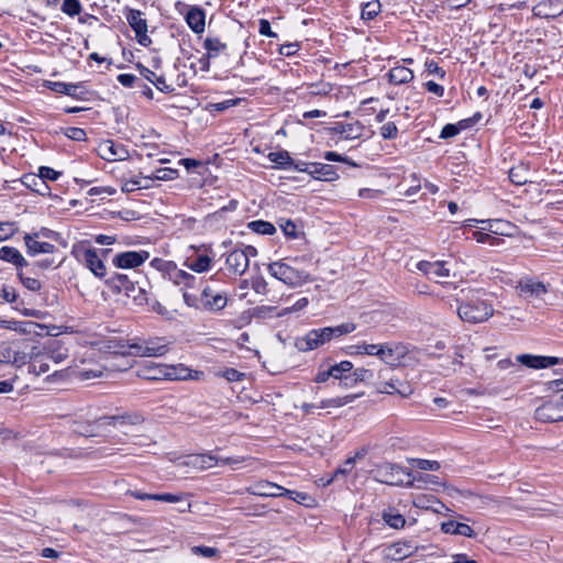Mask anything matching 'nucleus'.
<instances>
[{"label":"nucleus","instance_id":"1","mask_svg":"<svg viewBox=\"0 0 563 563\" xmlns=\"http://www.w3.org/2000/svg\"><path fill=\"white\" fill-rule=\"evenodd\" d=\"M107 285L119 294H124L137 306L147 302V291L139 282H133L126 274H115L107 280Z\"/></svg>","mask_w":563,"mask_h":563},{"label":"nucleus","instance_id":"2","mask_svg":"<svg viewBox=\"0 0 563 563\" xmlns=\"http://www.w3.org/2000/svg\"><path fill=\"white\" fill-rule=\"evenodd\" d=\"M460 319L468 323H482L487 321L493 314V306L479 298L463 301L457 307Z\"/></svg>","mask_w":563,"mask_h":563},{"label":"nucleus","instance_id":"3","mask_svg":"<svg viewBox=\"0 0 563 563\" xmlns=\"http://www.w3.org/2000/svg\"><path fill=\"white\" fill-rule=\"evenodd\" d=\"M267 271L273 277L292 288L309 282V274L307 272L296 269L284 262L271 263Z\"/></svg>","mask_w":563,"mask_h":563},{"label":"nucleus","instance_id":"4","mask_svg":"<svg viewBox=\"0 0 563 563\" xmlns=\"http://www.w3.org/2000/svg\"><path fill=\"white\" fill-rule=\"evenodd\" d=\"M376 473L379 481L384 484L396 486L405 485L407 487L413 486V482L411 481L412 473L398 464H380L377 466Z\"/></svg>","mask_w":563,"mask_h":563},{"label":"nucleus","instance_id":"5","mask_svg":"<svg viewBox=\"0 0 563 563\" xmlns=\"http://www.w3.org/2000/svg\"><path fill=\"white\" fill-rule=\"evenodd\" d=\"M73 255L96 277L102 278L106 276L107 268L95 249L87 246L85 243H80L74 245Z\"/></svg>","mask_w":563,"mask_h":563},{"label":"nucleus","instance_id":"6","mask_svg":"<svg viewBox=\"0 0 563 563\" xmlns=\"http://www.w3.org/2000/svg\"><path fill=\"white\" fill-rule=\"evenodd\" d=\"M144 422V417L135 411L124 412L122 415L103 416L100 417L99 423H106L108 427L118 429L123 434H128L133 427L140 426Z\"/></svg>","mask_w":563,"mask_h":563},{"label":"nucleus","instance_id":"7","mask_svg":"<svg viewBox=\"0 0 563 563\" xmlns=\"http://www.w3.org/2000/svg\"><path fill=\"white\" fill-rule=\"evenodd\" d=\"M256 255V249L251 245L245 249H235L227 255L225 264L231 273L241 276L250 266V257Z\"/></svg>","mask_w":563,"mask_h":563},{"label":"nucleus","instance_id":"8","mask_svg":"<svg viewBox=\"0 0 563 563\" xmlns=\"http://www.w3.org/2000/svg\"><path fill=\"white\" fill-rule=\"evenodd\" d=\"M330 342L327 328L312 329L295 341V346L301 352L316 350Z\"/></svg>","mask_w":563,"mask_h":563},{"label":"nucleus","instance_id":"9","mask_svg":"<svg viewBox=\"0 0 563 563\" xmlns=\"http://www.w3.org/2000/svg\"><path fill=\"white\" fill-rule=\"evenodd\" d=\"M168 352V345L163 343V339L156 338L141 343L130 345V354L136 356L157 357Z\"/></svg>","mask_w":563,"mask_h":563},{"label":"nucleus","instance_id":"10","mask_svg":"<svg viewBox=\"0 0 563 563\" xmlns=\"http://www.w3.org/2000/svg\"><path fill=\"white\" fill-rule=\"evenodd\" d=\"M142 15V12L139 10H130L126 20L135 32L137 43L146 47L152 44V40L147 35V22Z\"/></svg>","mask_w":563,"mask_h":563},{"label":"nucleus","instance_id":"11","mask_svg":"<svg viewBox=\"0 0 563 563\" xmlns=\"http://www.w3.org/2000/svg\"><path fill=\"white\" fill-rule=\"evenodd\" d=\"M22 342H12L0 349V363L12 364L21 367L26 364V354L23 352Z\"/></svg>","mask_w":563,"mask_h":563},{"label":"nucleus","instance_id":"12","mask_svg":"<svg viewBox=\"0 0 563 563\" xmlns=\"http://www.w3.org/2000/svg\"><path fill=\"white\" fill-rule=\"evenodd\" d=\"M148 257L150 253L146 251H128L117 254L112 263L119 268H135L141 266Z\"/></svg>","mask_w":563,"mask_h":563},{"label":"nucleus","instance_id":"13","mask_svg":"<svg viewBox=\"0 0 563 563\" xmlns=\"http://www.w3.org/2000/svg\"><path fill=\"white\" fill-rule=\"evenodd\" d=\"M534 417L541 422L563 421V405L560 401H547L536 409Z\"/></svg>","mask_w":563,"mask_h":563},{"label":"nucleus","instance_id":"14","mask_svg":"<svg viewBox=\"0 0 563 563\" xmlns=\"http://www.w3.org/2000/svg\"><path fill=\"white\" fill-rule=\"evenodd\" d=\"M407 349L402 344L386 343L379 347L378 357L387 365L395 367L400 364L401 360L406 356Z\"/></svg>","mask_w":563,"mask_h":563},{"label":"nucleus","instance_id":"15","mask_svg":"<svg viewBox=\"0 0 563 563\" xmlns=\"http://www.w3.org/2000/svg\"><path fill=\"white\" fill-rule=\"evenodd\" d=\"M416 268L424 274L429 279L440 283L441 278L450 276V269L445 267V262L435 261H420L417 263Z\"/></svg>","mask_w":563,"mask_h":563},{"label":"nucleus","instance_id":"16","mask_svg":"<svg viewBox=\"0 0 563 563\" xmlns=\"http://www.w3.org/2000/svg\"><path fill=\"white\" fill-rule=\"evenodd\" d=\"M247 492L261 497H277L284 496V494H290L289 489L267 481H260L255 483L247 488Z\"/></svg>","mask_w":563,"mask_h":563},{"label":"nucleus","instance_id":"17","mask_svg":"<svg viewBox=\"0 0 563 563\" xmlns=\"http://www.w3.org/2000/svg\"><path fill=\"white\" fill-rule=\"evenodd\" d=\"M0 329H9L20 333L41 334L46 329L44 324L33 321L0 320Z\"/></svg>","mask_w":563,"mask_h":563},{"label":"nucleus","instance_id":"18","mask_svg":"<svg viewBox=\"0 0 563 563\" xmlns=\"http://www.w3.org/2000/svg\"><path fill=\"white\" fill-rule=\"evenodd\" d=\"M99 152L101 157L107 161H124L129 157L128 150L122 144H117L111 140L100 144Z\"/></svg>","mask_w":563,"mask_h":563},{"label":"nucleus","instance_id":"19","mask_svg":"<svg viewBox=\"0 0 563 563\" xmlns=\"http://www.w3.org/2000/svg\"><path fill=\"white\" fill-rule=\"evenodd\" d=\"M200 301L205 309L212 312H218L227 306L228 299L222 294L212 295L211 289L206 287L201 292Z\"/></svg>","mask_w":563,"mask_h":563},{"label":"nucleus","instance_id":"20","mask_svg":"<svg viewBox=\"0 0 563 563\" xmlns=\"http://www.w3.org/2000/svg\"><path fill=\"white\" fill-rule=\"evenodd\" d=\"M45 357L58 364L68 357V349L59 340L51 339L45 342Z\"/></svg>","mask_w":563,"mask_h":563},{"label":"nucleus","instance_id":"21","mask_svg":"<svg viewBox=\"0 0 563 563\" xmlns=\"http://www.w3.org/2000/svg\"><path fill=\"white\" fill-rule=\"evenodd\" d=\"M441 530L448 534L463 536L466 538H475L476 533L471 526L455 520H448L441 523Z\"/></svg>","mask_w":563,"mask_h":563},{"label":"nucleus","instance_id":"22","mask_svg":"<svg viewBox=\"0 0 563 563\" xmlns=\"http://www.w3.org/2000/svg\"><path fill=\"white\" fill-rule=\"evenodd\" d=\"M137 69L140 70V74L143 76V78L152 82L159 91L165 93L174 91V88L166 82L164 76L157 75L156 73L141 64L137 65Z\"/></svg>","mask_w":563,"mask_h":563},{"label":"nucleus","instance_id":"23","mask_svg":"<svg viewBox=\"0 0 563 563\" xmlns=\"http://www.w3.org/2000/svg\"><path fill=\"white\" fill-rule=\"evenodd\" d=\"M22 349L26 354V363H38L41 358L45 357V342L44 343H34L30 340H23Z\"/></svg>","mask_w":563,"mask_h":563},{"label":"nucleus","instance_id":"24","mask_svg":"<svg viewBox=\"0 0 563 563\" xmlns=\"http://www.w3.org/2000/svg\"><path fill=\"white\" fill-rule=\"evenodd\" d=\"M100 418L92 422L78 423L75 422L74 432L84 437H99L106 429V423H99Z\"/></svg>","mask_w":563,"mask_h":563},{"label":"nucleus","instance_id":"25","mask_svg":"<svg viewBox=\"0 0 563 563\" xmlns=\"http://www.w3.org/2000/svg\"><path fill=\"white\" fill-rule=\"evenodd\" d=\"M147 379H178L180 376L177 373V368L174 366L155 365L150 367L147 373L144 374Z\"/></svg>","mask_w":563,"mask_h":563},{"label":"nucleus","instance_id":"26","mask_svg":"<svg viewBox=\"0 0 563 563\" xmlns=\"http://www.w3.org/2000/svg\"><path fill=\"white\" fill-rule=\"evenodd\" d=\"M35 238L37 234L31 235L25 234L24 242L27 249V253L31 255H36L40 253H53L55 250V245L48 242H38Z\"/></svg>","mask_w":563,"mask_h":563},{"label":"nucleus","instance_id":"27","mask_svg":"<svg viewBox=\"0 0 563 563\" xmlns=\"http://www.w3.org/2000/svg\"><path fill=\"white\" fill-rule=\"evenodd\" d=\"M0 260L13 264L16 268H21L27 265V262L21 252L12 246H2L0 249Z\"/></svg>","mask_w":563,"mask_h":563},{"label":"nucleus","instance_id":"28","mask_svg":"<svg viewBox=\"0 0 563 563\" xmlns=\"http://www.w3.org/2000/svg\"><path fill=\"white\" fill-rule=\"evenodd\" d=\"M519 288L521 294L529 297L541 298L544 294L548 292L547 286L533 279H527L519 284Z\"/></svg>","mask_w":563,"mask_h":563},{"label":"nucleus","instance_id":"29","mask_svg":"<svg viewBox=\"0 0 563 563\" xmlns=\"http://www.w3.org/2000/svg\"><path fill=\"white\" fill-rule=\"evenodd\" d=\"M128 494L140 500H157L166 503H178L183 499L181 495L174 494H146L141 490H129Z\"/></svg>","mask_w":563,"mask_h":563},{"label":"nucleus","instance_id":"30","mask_svg":"<svg viewBox=\"0 0 563 563\" xmlns=\"http://www.w3.org/2000/svg\"><path fill=\"white\" fill-rule=\"evenodd\" d=\"M310 175L316 179L332 181L338 178V174L334 170V167L329 164L322 163H313L311 166Z\"/></svg>","mask_w":563,"mask_h":563},{"label":"nucleus","instance_id":"31","mask_svg":"<svg viewBox=\"0 0 563 563\" xmlns=\"http://www.w3.org/2000/svg\"><path fill=\"white\" fill-rule=\"evenodd\" d=\"M335 131L346 140H354L363 135L364 125L360 122L336 123Z\"/></svg>","mask_w":563,"mask_h":563},{"label":"nucleus","instance_id":"32","mask_svg":"<svg viewBox=\"0 0 563 563\" xmlns=\"http://www.w3.org/2000/svg\"><path fill=\"white\" fill-rule=\"evenodd\" d=\"M186 22L197 34L205 31V13L201 9L192 8L186 14Z\"/></svg>","mask_w":563,"mask_h":563},{"label":"nucleus","instance_id":"33","mask_svg":"<svg viewBox=\"0 0 563 563\" xmlns=\"http://www.w3.org/2000/svg\"><path fill=\"white\" fill-rule=\"evenodd\" d=\"M388 78L395 85L407 84L413 79V71L405 66H396L389 70Z\"/></svg>","mask_w":563,"mask_h":563},{"label":"nucleus","instance_id":"34","mask_svg":"<svg viewBox=\"0 0 563 563\" xmlns=\"http://www.w3.org/2000/svg\"><path fill=\"white\" fill-rule=\"evenodd\" d=\"M416 547L410 542H397L389 547V556L394 560H402L410 556Z\"/></svg>","mask_w":563,"mask_h":563},{"label":"nucleus","instance_id":"35","mask_svg":"<svg viewBox=\"0 0 563 563\" xmlns=\"http://www.w3.org/2000/svg\"><path fill=\"white\" fill-rule=\"evenodd\" d=\"M211 258L208 255H198L196 257H188L185 266L196 273H203L210 269Z\"/></svg>","mask_w":563,"mask_h":563},{"label":"nucleus","instance_id":"36","mask_svg":"<svg viewBox=\"0 0 563 563\" xmlns=\"http://www.w3.org/2000/svg\"><path fill=\"white\" fill-rule=\"evenodd\" d=\"M169 278L176 284V285H184L186 287H194L196 277L183 269H178L176 265L174 264L172 271L169 272Z\"/></svg>","mask_w":563,"mask_h":563},{"label":"nucleus","instance_id":"37","mask_svg":"<svg viewBox=\"0 0 563 563\" xmlns=\"http://www.w3.org/2000/svg\"><path fill=\"white\" fill-rule=\"evenodd\" d=\"M151 180V176H140L136 178H132L123 183L121 190L123 192H132L141 188H150Z\"/></svg>","mask_w":563,"mask_h":563},{"label":"nucleus","instance_id":"38","mask_svg":"<svg viewBox=\"0 0 563 563\" xmlns=\"http://www.w3.org/2000/svg\"><path fill=\"white\" fill-rule=\"evenodd\" d=\"M328 331L329 341L341 338L349 333H352L356 329V324L353 322H344L334 327H325Z\"/></svg>","mask_w":563,"mask_h":563},{"label":"nucleus","instance_id":"39","mask_svg":"<svg viewBox=\"0 0 563 563\" xmlns=\"http://www.w3.org/2000/svg\"><path fill=\"white\" fill-rule=\"evenodd\" d=\"M209 58H216L227 48V44L219 37H207L203 42Z\"/></svg>","mask_w":563,"mask_h":563},{"label":"nucleus","instance_id":"40","mask_svg":"<svg viewBox=\"0 0 563 563\" xmlns=\"http://www.w3.org/2000/svg\"><path fill=\"white\" fill-rule=\"evenodd\" d=\"M59 175H60L59 172H56L55 169L47 167V166H42V167H40L38 177L30 175V176H26V179H31L34 185H36L40 181L47 189V186L45 185V180H47V179L56 180L59 177Z\"/></svg>","mask_w":563,"mask_h":563},{"label":"nucleus","instance_id":"41","mask_svg":"<svg viewBox=\"0 0 563 563\" xmlns=\"http://www.w3.org/2000/svg\"><path fill=\"white\" fill-rule=\"evenodd\" d=\"M268 159L276 164L279 168H288L294 164V159L287 151L272 152L268 154Z\"/></svg>","mask_w":563,"mask_h":563},{"label":"nucleus","instance_id":"42","mask_svg":"<svg viewBox=\"0 0 563 563\" xmlns=\"http://www.w3.org/2000/svg\"><path fill=\"white\" fill-rule=\"evenodd\" d=\"M357 397H358V395L351 394V395H346L344 397H335V398L324 399V400L320 401L319 408L320 409L330 408V407L339 408V407L345 406V405L354 401Z\"/></svg>","mask_w":563,"mask_h":563},{"label":"nucleus","instance_id":"43","mask_svg":"<svg viewBox=\"0 0 563 563\" xmlns=\"http://www.w3.org/2000/svg\"><path fill=\"white\" fill-rule=\"evenodd\" d=\"M509 179L512 184L521 186L528 183V167L523 164L512 167L509 170Z\"/></svg>","mask_w":563,"mask_h":563},{"label":"nucleus","instance_id":"44","mask_svg":"<svg viewBox=\"0 0 563 563\" xmlns=\"http://www.w3.org/2000/svg\"><path fill=\"white\" fill-rule=\"evenodd\" d=\"M517 361L530 368H544V356L541 355L520 354L517 356Z\"/></svg>","mask_w":563,"mask_h":563},{"label":"nucleus","instance_id":"45","mask_svg":"<svg viewBox=\"0 0 563 563\" xmlns=\"http://www.w3.org/2000/svg\"><path fill=\"white\" fill-rule=\"evenodd\" d=\"M413 482L412 487L421 488L423 485H439L440 481L437 476L430 474H418L411 477Z\"/></svg>","mask_w":563,"mask_h":563},{"label":"nucleus","instance_id":"46","mask_svg":"<svg viewBox=\"0 0 563 563\" xmlns=\"http://www.w3.org/2000/svg\"><path fill=\"white\" fill-rule=\"evenodd\" d=\"M413 467H417L421 471H438L440 468V463L438 461H430L423 459H410L408 461Z\"/></svg>","mask_w":563,"mask_h":563},{"label":"nucleus","instance_id":"47","mask_svg":"<svg viewBox=\"0 0 563 563\" xmlns=\"http://www.w3.org/2000/svg\"><path fill=\"white\" fill-rule=\"evenodd\" d=\"M380 11V3L378 1H371L363 5L361 16L363 20L374 19Z\"/></svg>","mask_w":563,"mask_h":563},{"label":"nucleus","instance_id":"48","mask_svg":"<svg viewBox=\"0 0 563 563\" xmlns=\"http://www.w3.org/2000/svg\"><path fill=\"white\" fill-rule=\"evenodd\" d=\"M364 456V453H356V455L354 457H349L345 462H344V465L342 467H339L334 474H333V477L330 478L327 484H330L335 477H338L339 475H346L353 467H354V464H355V460L356 457H363Z\"/></svg>","mask_w":563,"mask_h":563},{"label":"nucleus","instance_id":"49","mask_svg":"<svg viewBox=\"0 0 563 563\" xmlns=\"http://www.w3.org/2000/svg\"><path fill=\"white\" fill-rule=\"evenodd\" d=\"M383 519L389 527L394 529L402 528L406 523L404 516L400 514L384 512Z\"/></svg>","mask_w":563,"mask_h":563},{"label":"nucleus","instance_id":"50","mask_svg":"<svg viewBox=\"0 0 563 563\" xmlns=\"http://www.w3.org/2000/svg\"><path fill=\"white\" fill-rule=\"evenodd\" d=\"M250 228H252V230L257 233L266 235H271L276 231L275 227L272 223L262 220L251 222Z\"/></svg>","mask_w":563,"mask_h":563},{"label":"nucleus","instance_id":"51","mask_svg":"<svg viewBox=\"0 0 563 563\" xmlns=\"http://www.w3.org/2000/svg\"><path fill=\"white\" fill-rule=\"evenodd\" d=\"M62 11L69 16L78 15L81 12V3L79 0H64Z\"/></svg>","mask_w":563,"mask_h":563},{"label":"nucleus","instance_id":"52","mask_svg":"<svg viewBox=\"0 0 563 563\" xmlns=\"http://www.w3.org/2000/svg\"><path fill=\"white\" fill-rule=\"evenodd\" d=\"M353 368V364L350 361H342L329 368V374H332L334 378H342V374L350 372Z\"/></svg>","mask_w":563,"mask_h":563},{"label":"nucleus","instance_id":"53","mask_svg":"<svg viewBox=\"0 0 563 563\" xmlns=\"http://www.w3.org/2000/svg\"><path fill=\"white\" fill-rule=\"evenodd\" d=\"M196 460H200L201 462V467H211L213 466V462L214 463H222V464H230L232 462H235L233 459L231 457H225V459H216L211 455H201V456H198L196 457Z\"/></svg>","mask_w":563,"mask_h":563},{"label":"nucleus","instance_id":"54","mask_svg":"<svg viewBox=\"0 0 563 563\" xmlns=\"http://www.w3.org/2000/svg\"><path fill=\"white\" fill-rule=\"evenodd\" d=\"M397 133L398 129L394 122H387L380 128V135L384 140H393Z\"/></svg>","mask_w":563,"mask_h":563},{"label":"nucleus","instance_id":"55","mask_svg":"<svg viewBox=\"0 0 563 563\" xmlns=\"http://www.w3.org/2000/svg\"><path fill=\"white\" fill-rule=\"evenodd\" d=\"M276 307L273 306H257L253 309V317L257 319H265L273 316Z\"/></svg>","mask_w":563,"mask_h":563},{"label":"nucleus","instance_id":"56","mask_svg":"<svg viewBox=\"0 0 563 563\" xmlns=\"http://www.w3.org/2000/svg\"><path fill=\"white\" fill-rule=\"evenodd\" d=\"M19 278L23 286L32 291H37L41 289L42 284L38 279L32 277H25L22 273H19Z\"/></svg>","mask_w":563,"mask_h":563},{"label":"nucleus","instance_id":"57","mask_svg":"<svg viewBox=\"0 0 563 563\" xmlns=\"http://www.w3.org/2000/svg\"><path fill=\"white\" fill-rule=\"evenodd\" d=\"M47 361L48 360L46 357H43V358H41V361L38 363L34 362V363L30 364L29 371L31 373H34L35 375H41V374L48 372L49 365H48Z\"/></svg>","mask_w":563,"mask_h":563},{"label":"nucleus","instance_id":"58","mask_svg":"<svg viewBox=\"0 0 563 563\" xmlns=\"http://www.w3.org/2000/svg\"><path fill=\"white\" fill-rule=\"evenodd\" d=\"M267 286V282L262 276H256L252 280V289L258 295H266Z\"/></svg>","mask_w":563,"mask_h":563},{"label":"nucleus","instance_id":"59","mask_svg":"<svg viewBox=\"0 0 563 563\" xmlns=\"http://www.w3.org/2000/svg\"><path fill=\"white\" fill-rule=\"evenodd\" d=\"M353 376L355 382H369L374 378V373L371 369L360 367L353 372Z\"/></svg>","mask_w":563,"mask_h":563},{"label":"nucleus","instance_id":"60","mask_svg":"<svg viewBox=\"0 0 563 563\" xmlns=\"http://www.w3.org/2000/svg\"><path fill=\"white\" fill-rule=\"evenodd\" d=\"M398 379L390 378L389 380L385 383H380L377 386V391L382 394H395L396 387H397Z\"/></svg>","mask_w":563,"mask_h":563},{"label":"nucleus","instance_id":"61","mask_svg":"<svg viewBox=\"0 0 563 563\" xmlns=\"http://www.w3.org/2000/svg\"><path fill=\"white\" fill-rule=\"evenodd\" d=\"M460 132H461V128H459V125L449 123L442 128L440 137L441 139H451V137L456 136Z\"/></svg>","mask_w":563,"mask_h":563},{"label":"nucleus","instance_id":"62","mask_svg":"<svg viewBox=\"0 0 563 563\" xmlns=\"http://www.w3.org/2000/svg\"><path fill=\"white\" fill-rule=\"evenodd\" d=\"M65 135L74 141H85L87 137V133L84 129L80 128H68L65 132Z\"/></svg>","mask_w":563,"mask_h":563},{"label":"nucleus","instance_id":"63","mask_svg":"<svg viewBox=\"0 0 563 563\" xmlns=\"http://www.w3.org/2000/svg\"><path fill=\"white\" fill-rule=\"evenodd\" d=\"M474 238L478 243H489L490 245H497L500 241L498 238L485 232H475Z\"/></svg>","mask_w":563,"mask_h":563},{"label":"nucleus","instance_id":"64","mask_svg":"<svg viewBox=\"0 0 563 563\" xmlns=\"http://www.w3.org/2000/svg\"><path fill=\"white\" fill-rule=\"evenodd\" d=\"M176 173L177 172L175 169L159 168V169H157L156 174L154 176H151V177H152V180H154V179L169 180V179H173L175 177Z\"/></svg>","mask_w":563,"mask_h":563}]
</instances>
